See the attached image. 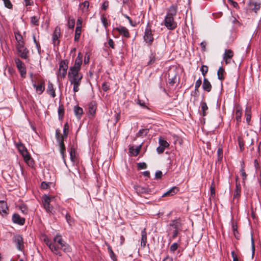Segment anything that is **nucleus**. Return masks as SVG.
Segmentation results:
<instances>
[{"label": "nucleus", "instance_id": "1", "mask_svg": "<svg viewBox=\"0 0 261 261\" xmlns=\"http://www.w3.org/2000/svg\"><path fill=\"white\" fill-rule=\"evenodd\" d=\"M83 55L79 53L75 60L74 64L70 67L68 73V77L71 85H73V90L74 93L80 90L83 74L80 72L82 64Z\"/></svg>", "mask_w": 261, "mask_h": 261}, {"label": "nucleus", "instance_id": "2", "mask_svg": "<svg viewBox=\"0 0 261 261\" xmlns=\"http://www.w3.org/2000/svg\"><path fill=\"white\" fill-rule=\"evenodd\" d=\"M46 244L53 252L59 256H61V253L59 251V249L65 252H69L71 251L69 245L63 240L60 235H57L55 237L53 242L47 241Z\"/></svg>", "mask_w": 261, "mask_h": 261}, {"label": "nucleus", "instance_id": "3", "mask_svg": "<svg viewBox=\"0 0 261 261\" xmlns=\"http://www.w3.org/2000/svg\"><path fill=\"white\" fill-rule=\"evenodd\" d=\"M16 147L22 155L25 163L30 166H32L33 165V161L31 159V156L24 145L21 142L18 143L16 144Z\"/></svg>", "mask_w": 261, "mask_h": 261}, {"label": "nucleus", "instance_id": "4", "mask_svg": "<svg viewBox=\"0 0 261 261\" xmlns=\"http://www.w3.org/2000/svg\"><path fill=\"white\" fill-rule=\"evenodd\" d=\"M68 68V62L66 60H62L60 63L57 73V77L59 80H62L66 77Z\"/></svg>", "mask_w": 261, "mask_h": 261}, {"label": "nucleus", "instance_id": "5", "mask_svg": "<svg viewBox=\"0 0 261 261\" xmlns=\"http://www.w3.org/2000/svg\"><path fill=\"white\" fill-rule=\"evenodd\" d=\"M55 197L44 195L42 197V203L43 207L47 213H53V207L50 203L54 199Z\"/></svg>", "mask_w": 261, "mask_h": 261}, {"label": "nucleus", "instance_id": "6", "mask_svg": "<svg viewBox=\"0 0 261 261\" xmlns=\"http://www.w3.org/2000/svg\"><path fill=\"white\" fill-rule=\"evenodd\" d=\"M45 85V81L42 79L38 80L32 83V86L35 89L36 92L39 95L42 94L44 91Z\"/></svg>", "mask_w": 261, "mask_h": 261}, {"label": "nucleus", "instance_id": "7", "mask_svg": "<svg viewBox=\"0 0 261 261\" xmlns=\"http://www.w3.org/2000/svg\"><path fill=\"white\" fill-rule=\"evenodd\" d=\"M13 242L15 244L17 249L21 251L24 249V242L22 237L20 234L14 235L12 239Z\"/></svg>", "mask_w": 261, "mask_h": 261}, {"label": "nucleus", "instance_id": "8", "mask_svg": "<svg viewBox=\"0 0 261 261\" xmlns=\"http://www.w3.org/2000/svg\"><path fill=\"white\" fill-rule=\"evenodd\" d=\"M16 48L19 55L23 59L28 58V54L29 53L27 48L24 46V42H20V43L16 44Z\"/></svg>", "mask_w": 261, "mask_h": 261}, {"label": "nucleus", "instance_id": "9", "mask_svg": "<svg viewBox=\"0 0 261 261\" xmlns=\"http://www.w3.org/2000/svg\"><path fill=\"white\" fill-rule=\"evenodd\" d=\"M64 137V136H60V131L59 129H56V138L57 139L58 142L59 144V146L60 147V152L62 154L63 157H64V153L65 151V146L64 145V142H63Z\"/></svg>", "mask_w": 261, "mask_h": 261}, {"label": "nucleus", "instance_id": "10", "mask_svg": "<svg viewBox=\"0 0 261 261\" xmlns=\"http://www.w3.org/2000/svg\"><path fill=\"white\" fill-rule=\"evenodd\" d=\"M170 228L169 231H171L172 230H182V224L180 219L172 220L169 224Z\"/></svg>", "mask_w": 261, "mask_h": 261}, {"label": "nucleus", "instance_id": "11", "mask_svg": "<svg viewBox=\"0 0 261 261\" xmlns=\"http://www.w3.org/2000/svg\"><path fill=\"white\" fill-rule=\"evenodd\" d=\"M165 25L169 30H172L176 28V22L174 20L173 17L166 16L165 18Z\"/></svg>", "mask_w": 261, "mask_h": 261}, {"label": "nucleus", "instance_id": "12", "mask_svg": "<svg viewBox=\"0 0 261 261\" xmlns=\"http://www.w3.org/2000/svg\"><path fill=\"white\" fill-rule=\"evenodd\" d=\"M61 36L60 27H56L53 34V42L54 45H58L60 43L59 38Z\"/></svg>", "mask_w": 261, "mask_h": 261}, {"label": "nucleus", "instance_id": "13", "mask_svg": "<svg viewBox=\"0 0 261 261\" xmlns=\"http://www.w3.org/2000/svg\"><path fill=\"white\" fill-rule=\"evenodd\" d=\"M144 39L146 43L149 44H151L153 41V37L152 34L151 30L149 28H147L145 29Z\"/></svg>", "mask_w": 261, "mask_h": 261}, {"label": "nucleus", "instance_id": "14", "mask_svg": "<svg viewBox=\"0 0 261 261\" xmlns=\"http://www.w3.org/2000/svg\"><path fill=\"white\" fill-rule=\"evenodd\" d=\"M233 56V52L232 50L226 49L223 55V60L226 64H229Z\"/></svg>", "mask_w": 261, "mask_h": 261}, {"label": "nucleus", "instance_id": "15", "mask_svg": "<svg viewBox=\"0 0 261 261\" xmlns=\"http://www.w3.org/2000/svg\"><path fill=\"white\" fill-rule=\"evenodd\" d=\"M117 30L119 34L126 38H129L130 37L129 33L128 30L124 27L120 26L119 27L114 29Z\"/></svg>", "mask_w": 261, "mask_h": 261}, {"label": "nucleus", "instance_id": "16", "mask_svg": "<svg viewBox=\"0 0 261 261\" xmlns=\"http://www.w3.org/2000/svg\"><path fill=\"white\" fill-rule=\"evenodd\" d=\"M238 177L236 178V186L234 193L233 194V199L238 200L241 192V187L239 182H238Z\"/></svg>", "mask_w": 261, "mask_h": 261}, {"label": "nucleus", "instance_id": "17", "mask_svg": "<svg viewBox=\"0 0 261 261\" xmlns=\"http://www.w3.org/2000/svg\"><path fill=\"white\" fill-rule=\"evenodd\" d=\"M12 220L14 223L19 225H23L24 223L25 219L21 218L18 214H14L12 217Z\"/></svg>", "mask_w": 261, "mask_h": 261}, {"label": "nucleus", "instance_id": "18", "mask_svg": "<svg viewBox=\"0 0 261 261\" xmlns=\"http://www.w3.org/2000/svg\"><path fill=\"white\" fill-rule=\"evenodd\" d=\"M260 4L257 2L252 1L249 3L250 9L256 13L260 9Z\"/></svg>", "mask_w": 261, "mask_h": 261}, {"label": "nucleus", "instance_id": "19", "mask_svg": "<svg viewBox=\"0 0 261 261\" xmlns=\"http://www.w3.org/2000/svg\"><path fill=\"white\" fill-rule=\"evenodd\" d=\"M236 112V119L238 123H239L241 121V117H242V108L240 106H237L235 108Z\"/></svg>", "mask_w": 261, "mask_h": 261}, {"label": "nucleus", "instance_id": "20", "mask_svg": "<svg viewBox=\"0 0 261 261\" xmlns=\"http://www.w3.org/2000/svg\"><path fill=\"white\" fill-rule=\"evenodd\" d=\"M46 92L51 95V96L53 98H54L56 95L55 89L54 88V85L50 82H48V83Z\"/></svg>", "mask_w": 261, "mask_h": 261}, {"label": "nucleus", "instance_id": "21", "mask_svg": "<svg viewBox=\"0 0 261 261\" xmlns=\"http://www.w3.org/2000/svg\"><path fill=\"white\" fill-rule=\"evenodd\" d=\"M134 189L138 194L147 193L149 192V190L147 188L141 186H135Z\"/></svg>", "mask_w": 261, "mask_h": 261}, {"label": "nucleus", "instance_id": "22", "mask_svg": "<svg viewBox=\"0 0 261 261\" xmlns=\"http://www.w3.org/2000/svg\"><path fill=\"white\" fill-rule=\"evenodd\" d=\"M146 242H147V233L146 231V229L144 228L141 231V246L144 248L146 246Z\"/></svg>", "mask_w": 261, "mask_h": 261}, {"label": "nucleus", "instance_id": "23", "mask_svg": "<svg viewBox=\"0 0 261 261\" xmlns=\"http://www.w3.org/2000/svg\"><path fill=\"white\" fill-rule=\"evenodd\" d=\"M202 88L207 92H210L211 90L212 85L208 80L206 78H204L203 80Z\"/></svg>", "mask_w": 261, "mask_h": 261}, {"label": "nucleus", "instance_id": "24", "mask_svg": "<svg viewBox=\"0 0 261 261\" xmlns=\"http://www.w3.org/2000/svg\"><path fill=\"white\" fill-rule=\"evenodd\" d=\"M8 207L6 202L4 201H0V213L7 214Z\"/></svg>", "mask_w": 261, "mask_h": 261}, {"label": "nucleus", "instance_id": "25", "mask_svg": "<svg viewBox=\"0 0 261 261\" xmlns=\"http://www.w3.org/2000/svg\"><path fill=\"white\" fill-rule=\"evenodd\" d=\"M245 116L246 117V120L248 124L249 123L251 120V107L249 106H247L245 109Z\"/></svg>", "mask_w": 261, "mask_h": 261}, {"label": "nucleus", "instance_id": "26", "mask_svg": "<svg viewBox=\"0 0 261 261\" xmlns=\"http://www.w3.org/2000/svg\"><path fill=\"white\" fill-rule=\"evenodd\" d=\"M178 188L176 187H173L172 188H171L169 190L167 191L166 193H165L163 195V197L164 196H171L174 195L175 194H176L178 191Z\"/></svg>", "mask_w": 261, "mask_h": 261}, {"label": "nucleus", "instance_id": "27", "mask_svg": "<svg viewBox=\"0 0 261 261\" xmlns=\"http://www.w3.org/2000/svg\"><path fill=\"white\" fill-rule=\"evenodd\" d=\"M176 13H177L176 7L172 5L169 8L166 16L174 17V16L176 15Z\"/></svg>", "mask_w": 261, "mask_h": 261}, {"label": "nucleus", "instance_id": "28", "mask_svg": "<svg viewBox=\"0 0 261 261\" xmlns=\"http://www.w3.org/2000/svg\"><path fill=\"white\" fill-rule=\"evenodd\" d=\"M74 112L78 118H80L83 114V109L79 106H75L74 108Z\"/></svg>", "mask_w": 261, "mask_h": 261}, {"label": "nucleus", "instance_id": "29", "mask_svg": "<svg viewBox=\"0 0 261 261\" xmlns=\"http://www.w3.org/2000/svg\"><path fill=\"white\" fill-rule=\"evenodd\" d=\"M141 149V145L138 146L136 148H134L133 146L129 148V151L130 153L133 154L134 156H137L140 152Z\"/></svg>", "mask_w": 261, "mask_h": 261}, {"label": "nucleus", "instance_id": "30", "mask_svg": "<svg viewBox=\"0 0 261 261\" xmlns=\"http://www.w3.org/2000/svg\"><path fill=\"white\" fill-rule=\"evenodd\" d=\"M88 109H89V113L91 115L93 116L96 112L95 105L93 102H91L88 106Z\"/></svg>", "mask_w": 261, "mask_h": 261}, {"label": "nucleus", "instance_id": "31", "mask_svg": "<svg viewBox=\"0 0 261 261\" xmlns=\"http://www.w3.org/2000/svg\"><path fill=\"white\" fill-rule=\"evenodd\" d=\"M200 106H201V111L202 112V116H206V115L207 114L206 111L208 110V107L207 106L206 102H201L200 103Z\"/></svg>", "mask_w": 261, "mask_h": 261}, {"label": "nucleus", "instance_id": "32", "mask_svg": "<svg viewBox=\"0 0 261 261\" xmlns=\"http://www.w3.org/2000/svg\"><path fill=\"white\" fill-rule=\"evenodd\" d=\"M159 143L160 145L164 147V148H166L169 147V143L167 142L166 140L163 139L162 137H160L159 139Z\"/></svg>", "mask_w": 261, "mask_h": 261}, {"label": "nucleus", "instance_id": "33", "mask_svg": "<svg viewBox=\"0 0 261 261\" xmlns=\"http://www.w3.org/2000/svg\"><path fill=\"white\" fill-rule=\"evenodd\" d=\"M81 33V26H76L75 29V36H74V40L75 41H77L80 37Z\"/></svg>", "mask_w": 261, "mask_h": 261}, {"label": "nucleus", "instance_id": "34", "mask_svg": "<svg viewBox=\"0 0 261 261\" xmlns=\"http://www.w3.org/2000/svg\"><path fill=\"white\" fill-rule=\"evenodd\" d=\"M224 69L222 67H220L217 72L218 78L219 80H223L224 79Z\"/></svg>", "mask_w": 261, "mask_h": 261}, {"label": "nucleus", "instance_id": "35", "mask_svg": "<svg viewBox=\"0 0 261 261\" xmlns=\"http://www.w3.org/2000/svg\"><path fill=\"white\" fill-rule=\"evenodd\" d=\"M149 130L147 129H140L137 134L136 136L137 137H144L147 135Z\"/></svg>", "mask_w": 261, "mask_h": 261}, {"label": "nucleus", "instance_id": "36", "mask_svg": "<svg viewBox=\"0 0 261 261\" xmlns=\"http://www.w3.org/2000/svg\"><path fill=\"white\" fill-rule=\"evenodd\" d=\"M64 114V109L62 105L59 106L58 108V115L59 119H62Z\"/></svg>", "mask_w": 261, "mask_h": 261}, {"label": "nucleus", "instance_id": "37", "mask_svg": "<svg viewBox=\"0 0 261 261\" xmlns=\"http://www.w3.org/2000/svg\"><path fill=\"white\" fill-rule=\"evenodd\" d=\"M15 62L18 70L22 69V68L24 67L23 63L20 59L18 58L15 59Z\"/></svg>", "mask_w": 261, "mask_h": 261}, {"label": "nucleus", "instance_id": "38", "mask_svg": "<svg viewBox=\"0 0 261 261\" xmlns=\"http://www.w3.org/2000/svg\"><path fill=\"white\" fill-rule=\"evenodd\" d=\"M179 230H172L171 231H169V234H171V236L170 237L169 240L175 239L179 234Z\"/></svg>", "mask_w": 261, "mask_h": 261}, {"label": "nucleus", "instance_id": "39", "mask_svg": "<svg viewBox=\"0 0 261 261\" xmlns=\"http://www.w3.org/2000/svg\"><path fill=\"white\" fill-rule=\"evenodd\" d=\"M70 156L71 161L74 162L75 161L76 156L74 148L73 147H71L70 149Z\"/></svg>", "mask_w": 261, "mask_h": 261}, {"label": "nucleus", "instance_id": "40", "mask_svg": "<svg viewBox=\"0 0 261 261\" xmlns=\"http://www.w3.org/2000/svg\"><path fill=\"white\" fill-rule=\"evenodd\" d=\"M155 61V56L153 54H151L150 56H149V61L147 63L148 65H152L154 63Z\"/></svg>", "mask_w": 261, "mask_h": 261}, {"label": "nucleus", "instance_id": "41", "mask_svg": "<svg viewBox=\"0 0 261 261\" xmlns=\"http://www.w3.org/2000/svg\"><path fill=\"white\" fill-rule=\"evenodd\" d=\"M218 159V161H221L223 157V149L221 148H219L217 150Z\"/></svg>", "mask_w": 261, "mask_h": 261}, {"label": "nucleus", "instance_id": "42", "mask_svg": "<svg viewBox=\"0 0 261 261\" xmlns=\"http://www.w3.org/2000/svg\"><path fill=\"white\" fill-rule=\"evenodd\" d=\"M200 70L202 72V75L203 76H205L208 71V67L205 65H202L201 67Z\"/></svg>", "mask_w": 261, "mask_h": 261}, {"label": "nucleus", "instance_id": "43", "mask_svg": "<svg viewBox=\"0 0 261 261\" xmlns=\"http://www.w3.org/2000/svg\"><path fill=\"white\" fill-rule=\"evenodd\" d=\"M178 247V244L177 243H174L172 244L170 247V250L171 252H174L175 251H176Z\"/></svg>", "mask_w": 261, "mask_h": 261}, {"label": "nucleus", "instance_id": "44", "mask_svg": "<svg viewBox=\"0 0 261 261\" xmlns=\"http://www.w3.org/2000/svg\"><path fill=\"white\" fill-rule=\"evenodd\" d=\"M68 129H69V126L67 123H66L64 124V129H63V133H64V136L65 137H66L68 135Z\"/></svg>", "mask_w": 261, "mask_h": 261}, {"label": "nucleus", "instance_id": "45", "mask_svg": "<svg viewBox=\"0 0 261 261\" xmlns=\"http://www.w3.org/2000/svg\"><path fill=\"white\" fill-rule=\"evenodd\" d=\"M15 36L16 40H17V43H20V42H23L22 40V37L21 34H20L19 33H16L15 34Z\"/></svg>", "mask_w": 261, "mask_h": 261}, {"label": "nucleus", "instance_id": "46", "mask_svg": "<svg viewBox=\"0 0 261 261\" xmlns=\"http://www.w3.org/2000/svg\"><path fill=\"white\" fill-rule=\"evenodd\" d=\"M101 21L105 28H107L108 25V20L106 16H102L101 17Z\"/></svg>", "mask_w": 261, "mask_h": 261}, {"label": "nucleus", "instance_id": "47", "mask_svg": "<svg viewBox=\"0 0 261 261\" xmlns=\"http://www.w3.org/2000/svg\"><path fill=\"white\" fill-rule=\"evenodd\" d=\"M31 21L32 24L35 25H38V19L36 16H33L31 18Z\"/></svg>", "mask_w": 261, "mask_h": 261}, {"label": "nucleus", "instance_id": "48", "mask_svg": "<svg viewBox=\"0 0 261 261\" xmlns=\"http://www.w3.org/2000/svg\"><path fill=\"white\" fill-rule=\"evenodd\" d=\"M68 27L69 29H73L74 27L75 21L73 19H71L68 22Z\"/></svg>", "mask_w": 261, "mask_h": 261}, {"label": "nucleus", "instance_id": "49", "mask_svg": "<svg viewBox=\"0 0 261 261\" xmlns=\"http://www.w3.org/2000/svg\"><path fill=\"white\" fill-rule=\"evenodd\" d=\"M5 6L11 9L12 8V4L9 0H3Z\"/></svg>", "mask_w": 261, "mask_h": 261}, {"label": "nucleus", "instance_id": "50", "mask_svg": "<svg viewBox=\"0 0 261 261\" xmlns=\"http://www.w3.org/2000/svg\"><path fill=\"white\" fill-rule=\"evenodd\" d=\"M240 172L242 176L243 177V179L245 180L247 177V174L245 172L244 167L243 166L240 169Z\"/></svg>", "mask_w": 261, "mask_h": 261}, {"label": "nucleus", "instance_id": "51", "mask_svg": "<svg viewBox=\"0 0 261 261\" xmlns=\"http://www.w3.org/2000/svg\"><path fill=\"white\" fill-rule=\"evenodd\" d=\"M137 166L139 169H144L147 168V165L144 162L138 163Z\"/></svg>", "mask_w": 261, "mask_h": 261}, {"label": "nucleus", "instance_id": "52", "mask_svg": "<svg viewBox=\"0 0 261 261\" xmlns=\"http://www.w3.org/2000/svg\"><path fill=\"white\" fill-rule=\"evenodd\" d=\"M201 85V81L200 79H198L195 82V90L196 91H198V88H199V87Z\"/></svg>", "mask_w": 261, "mask_h": 261}, {"label": "nucleus", "instance_id": "53", "mask_svg": "<svg viewBox=\"0 0 261 261\" xmlns=\"http://www.w3.org/2000/svg\"><path fill=\"white\" fill-rule=\"evenodd\" d=\"M228 3H229L230 5H231L232 6H233V7L234 8H236V9H239V5H238V4L237 2H234V1H232V0H228Z\"/></svg>", "mask_w": 261, "mask_h": 261}, {"label": "nucleus", "instance_id": "54", "mask_svg": "<svg viewBox=\"0 0 261 261\" xmlns=\"http://www.w3.org/2000/svg\"><path fill=\"white\" fill-rule=\"evenodd\" d=\"M65 218H66V220L67 222L69 225H71V224L72 223V220L70 216L68 213H67L66 214Z\"/></svg>", "mask_w": 261, "mask_h": 261}, {"label": "nucleus", "instance_id": "55", "mask_svg": "<svg viewBox=\"0 0 261 261\" xmlns=\"http://www.w3.org/2000/svg\"><path fill=\"white\" fill-rule=\"evenodd\" d=\"M108 43L109 46L110 47H111L112 48L114 49L115 48V44H114L113 40L112 39H111V38L108 39Z\"/></svg>", "mask_w": 261, "mask_h": 261}, {"label": "nucleus", "instance_id": "56", "mask_svg": "<svg viewBox=\"0 0 261 261\" xmlns=\"http://www.w3.org/2000/svg\"><path fill=\"white\" fill-rule=\"evenodd\" d=\"M211 195L213 197L215 196V190L213 182L211 186Z\"/></svg>", "mask_w": 261, "mask_h": 261}, {"label": "nucleus", "instance_id": "57", "mask_svg": "<svg viewBox=\"0 0 261 261\" xmlns=\"http://www.w3.org/2000/svg\"><path fill=\"white\" fill-rule=\"evenodd\" d=\"M109 250L110 251V255L111 258H112L114 261H116V256L112 250L110 248H109Z\"/></svg>", "mask_w": 261, "mask_h": 261}, {"label": "nucleus", "instance_id": "58", "mask_svg": "<svg viewBox=\"0 0 261 261\" xmlns=\"http://www.w3.org/2000/svg\"><path fill=\"white\" fill-rule=\"evenodd\" d=\"M165 149V148L160 145L158 147H157L156 151L159 154H160L162 153L164 151Z\"/></svg>", "mask_w": 261, "mask_h": 261}, {"label": "nucleus", "instance_id": "59", "mask_svg": "<svg viewBox=\"0 0 261 261\" xmlns=\"http://www.w3.org/2000/svg\"><path fill=\"white\" fill-rule=\"evenodd\" d=\"M19 71L20 73L21 76L23 77H25V75L26 74V70L25 68L24 67L22 68V69H19Z\"/></svg>", "mask_w": 261, "mask_h": 261}, {"label": "nucleus", "instance_id": "60", "mask_svg": "<svg viewBox=\"0 0 261 261\" xmlns=\"http://www.w3.org/2000/svg\"><path fill=\"white\" fill-rule=\"evenodd\" d=\"M251 245H252V255H253L254 253V251H255V245H254V240H253L252 236H251Z\"/></svg>", "mask_w": 261, "mask_h": 261}, {"label": "nucleus", "instance_id": "61", "mask_svg": "<svg viewBox=\"0 0 261 261\" xmlns=\"http://www.w3.org/2000/svg\"><path fill=\"white\" fill-rule=\"evenodd\" d=\"M102 88L103 91H107L109 89V86L106 83H104L102 85Z\"/></svg>", "mask_w": 261, "mask_h": 261}, {"label": "nucleus", "instance_id": "62", "mask_svg": "<svg viewBox=\"0 0 261 261\" xmlns=\"http://www.w3.org/2000/svg\"><path fill=\"white\" fill-rule=\"evenodd\" d=\"M162 176V172L161 171H158L155 173L156 178H161Z\"/></svg>", "mask_w": 261, "mask_h": 261}, {"label": "nucleus", "instance_id": "63", "mask_svg": "<svg viewBox=\"0 0 261 261\" xmlns=\"http://www.w3.org/2000/svg\"><path fill=\"white\" fill-rule=\"evenodd\" d=\"M108 6H109V2L107 1H106L103 3L102 7L104 10H106L108 8Z\"/></svg>", "mask_w": 261, "mask_h": 261}, {"label": "nucleus", "instance_id": "64", "mask_svg": "<svg viewBox=\"0 0 261 261\" xmlns=\"http://www.w3.org/2000/svg\"><path fill=\"white\" fill-rule=\"evenodd\" d=\"M137 103L142 107H146L145 103L140 99L138 100Z\"/></svg>", "mask_w": 261, "mask_h": 261}]
</instances>
